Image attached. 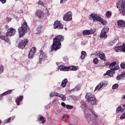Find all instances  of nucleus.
I'll use <instances>...</instances> for the list:
<instances>
[{"label": "nucleus", "instance_id": "obj_1", "mask_svg": "<svg viewBox=\"0 0 125 125\" xmlns=\"http://www.w3.org/2000/svg\"><path fill=\"white\" fill-rule=\"evenodd\" d=\"M85 118L88 123L91 125H104L103 121L98 119V115L92 109L86 108L84 111Z\"/></svg>", "mask_w": 125, "mask_h": 125}, {"label": "nucleus", "instance_id": "obj_2", "mask_svg": "<svg viewBox=\"0 0 125 125\" xmlns=\"http://www.w3.org/2000/svg\"><path fill=\"white\" fill-rule=\"evenodd\" d=\"M64 41V37L63 35H59L53 39V44L51 49V51L60 49L61 48V42Z\"/></svg>", "mask_w": 125, "mask_h": 125}, {"label": "nucleus", "instance_id": "obj_3", "mask_svg": "<svg viewBox=\"0 0 125 125\" xmlns=\"http://www.w3.org/2000/svg\"><path fill=\"white\" fill-rule=\"evenodd\" d=\"M109 68L111 70H107L106 73L104 74V76H109V77H113V76L115 75V71L119 70L120 69V66L117 62H114L109 64Z\"/></svg>", "mask_w": 125, "mask_h": 125}, {"label": "nucleus", "instance_id": "obj_4", "mask_svg": "<svg viewBox=\"0 0 125 125\" xmlns=\"http://www.w3.org/2000/svg\"><path fill=\"white\" fill-rule=\"evenodd\" d=\"M28 31H30V28L27 24V22L24 21L23 24H22L21 27H19L18 29L19 38H21V37L25 36Z\"/></svg>", "mask_w": 125, "mask_h": 125}, {"label": "nucleus", "instance_id": "obj_5", "mask_svg": "<svg viewBox=\"0 0 125 125\" xmlns=\"http://www.w3.org/2000/svg\"><path fill=\"white\" fill-rule=\"evenodd\" d=\"M116 6L122 16H125V0H119L116 3Z\"/></svg>", "mask_w": 125, "mask_h": 125}, {"label": "nucleus", "instance_id": "obj_6", "mask_svg": "<svg viewBox=\"0 0 125 125\" xmlns=\"http://www.w3.org/2000/svg\"><path fill=\"white\" fill-rule=\"evenodd\" d=\"M29 40L27 39H25L23 40H22L20 43L19 44V48H21V49H23L25 48L26 45L28 43Z\"/></svg>", "mask_w": 125, "mask_h": 125}, {"label": "nucleus", "instance_id": "obj_7", "mask_svg": "<svg viewBox=\"0 0 125 125\" xmlns=\"http://www.w3.org/2000/svg\"><path fill=\"white\" fill-rule=\"evenodd\" d=\"M64 21H71L72 20V12H68L63 16Z\"/></svg>", "mask_w": 125, "mask_h": 125}, {"label": "nucleus", "instance_id": "obj_8", "mask_svg": "<svg viewBox=\"0 0 125 125\" xmlns=\"http://www.w3.org/2000/svg\"><path fill=\"white\" fill-rule=\"evenodd\" d=\"M40 55L39 57V63L41 64V63H42V62L43 61V60H45L46 58V54L43 52V51H42V50H41L40 51Z\"/></svg>", "mask_w": 125, "mask_h": 125}, {"label": "nucleus", "instance_id": "obj_9", "mask_svg": "<svg viewBox=\"0 0 125 125\" xmlns=\"http://www.w3.org/2000/svg\"><path fill=\"white\" fill-rule=\"evenodd\" d=\"M16 33V30L15 29L13 28H10L8 29V31L6 33V37H12V36H14L15 33Z\"/></svg>", "mask_w": 125, "mask_h": 125}, {"label": "nucleus", "instance_id": "obj_10", "mask_svg": "<svg viewBox=\"0 0 125 125\" xmlns=\"http://www.w3.org/2000/svg\"><path fill=\"white\" fill-rule=\"evenodd\" d=\"M117 26L119 29H125V21L123 20H119L117 21Z\"/></svg>", "mask_w": 125, "mask_h": 125}, {"label": "nucleus", "instance_id": "obj_11", "mask_svg": "<svg viewBox=\"0 0 125 125\" xmlns=\"http://www.w3.org/2000/svg\"><path fill=\"white\" fill-rule=\"evenodd\" d=\"M92 18L93 21H98L99 22L101 17L96 14H91L90 16V18Z\"/></svg>", "mask_w": 125, "mask_h": 125}, {"label": "nucleus", "instance_id": "obj_12", "mask_svg": "<svg viewBox=\"0 0 125 125\" xmlns=\"http://www.w3.org/2000/svg\"><path fill=\"white\" fill-rule=\"evenodd\" d=\"M94 33H95V30L94 29H91L90 30H84L83 31L82 35H83V36H86L87 35L94 34Z\"/></svg>", "mask_w": 125, "mask_h": 125}, {"label": "nucleus", "instance_id": "obj_13", "mask_svg": "<svg viewBox=\"0 0 125 125\" xmlns=\"http://www.w3.org/2000/svg\"><path fill=\"white\" fill-rule=\"evenodd\" d=\"M35 53H36V48L33 47L31 48L28 54V58H30V59H33L34 55H35Z\"/></svg>", "mask_w": 125, "mask_h": 125}, {"label": "nucleus", "instance_id": "obj_14", "mask_svg": "<svg viewBox=\"0 0 125 125\" xmlns=\"http://www.w3.org/2000/svg\"><path fill=\"white\" fill-rule=\"evenodd\" d=\"M107 85V83H103L102 82L99 84L96 87H95V91H96V90H100V89L102 88L103 86H106Z\"/></svg>", "mask_w": 125, "mask_h": 125}, {"label": "nucleus", "instance_id": "obj_15", "mask_svg": "<svg viewBox=\"0 0 125 125\" xmlns=\"http://www.w3.org/2000/svg\"><path fill=\"white\" fill-rule=\"evenodd\" d=\"M24 97L23 95L20 96L17 98L15 100V102L17 105V106H20V102H22L23 101V99Z\"/></svg>", "mask_w": 125, "mask_h": 125}, {"label": "nucleus", "instance_id": "obj_16", "mask_svg": "<svg viewBox=\"0 0 125 125\" xmlns=\"http://www.w3.org/2000/svg\"><path fill=\"white\" fill-rule=\"evenodd\" d=\"M88 102L92 105H95L96 102H97V100H96V98L94 96L92 98L88 100Z\"/></svg>", "mask_w": 125, "mask_h": 125}, {"label": "nucleus", "instance_id": "obj_17", "mask_svg": "<svg viewBox=\"0 0 125 125\" xmlns=\"http://www.w3.org/2000/svg\"><path fill=\"white\" fill-rule=\"evenodd\" d=\"M125 71L121 73V74H119L117 76L116 80L117 81H120V80H125Z\"/></svg>", "mask_w": 125, "mask_h": 125}, {"label": "nucleus", "instance_id": "obj_18", "mask_svg": "<svg viewBox=\"0 0 125 125\" xmlns=\"http://www.w3.org/2000/svg\"><path fill=\"white\" fill-rule=\"evenodd\" d=\"M58 70L62 71V72H67L68 71V66H65L63 65H61L58 67Z\"/></svg>", "mask_w": 125, "mask_h": 125}, {"label": "nucleus", "instance_id": "obj_19", "mask_svg": "<svg viewBox=\"0 0 125 125\" xmlns=\"http://www.w3.org/2000/svg\"><path fill=\"white\" fill-rule=\"evenodd\" d=\"M35 14L36 16L39 17V18H42V17H43L44 15V14L43 13V12L40 10H37L35 13Z\"/></svg>", "mask_w": 125, "mask_h": 125}, {"label": "nucleus", "instance_id": "obj_20", "mask_svg": "<svg viewBox=\"0 0 125 125\" xmlns=\"http://www.w3.org/2000/svg\"><path fill=\"white\" fill-rule=\"evenodd\" d=\"M12 92V90H9L7 91L4 92L2 94H1L0 95V100H1V99L2 98V96H5V95H7V94H10Z\"/></svg>", "mask_w": 125, "mask_h": 125}, {"label": "nucleus", "instance_id": "obj_21", "mask_svg": "<svg viewBox=\"0 0 125 125\" xmlns=\"http://www.w3.org/2000/svg\"><path fill=\"white\" fill-rule=\"evenodd\" d=\"M68 71H77L78 70V66L71 65L69 66H67Z\"/></svg>", "mask_w": 125, "mask_h": 125}, {"label": "nucleus", "instance_id": "obj_22", "mask_svg": "<svg viewBox=\"0 0 125 125\" xmlns=\"http://www.w3.org/2000/svg\"><path fill=\"white\" fill-rule=\"evenodd\" d=\"M94 96V95H91V93H87L85 96V98L88 101L89 100V99H91V98H92Z\"/></svg>", "mask_w": 125, "mask_h": 125}, {"label": "nucleus", "instance_id": "obj_23", "mask_svg": "<svg viewBox=\"0 0 125 125\" xmlns=\"http://www.w3.org/2000/svg\"><path fill=\"white\" fill-rule=\"evenodd\" d=\"M67 83H68V79L65 78L62 81V82L61 86L62 87H65L66 85H67Z\"/></svg>", "mask_w": 125, "mask_h": 125}, {"label": "nucleus", "instance_id": "obj_24", "mask_svg": "<svg viewBox=\"0 0 125 125\" xmlns=\"http://www.w3.org/2000/svg\"><path fill=\"white\" fill-rule=\"evenodd\" d=\"M81 107L82 108V109H85V108H87V105L85 103V102L83 101V100H82L81 102Z\"/></svg>", "mask_w": 125, "mask_h": 125}, {"label": "nucleus", "instance_id": "obj_25", "mask_svg": "<svg viewBox=\"0 0 125 125\" xmlns=\"http://www.w3.org/2000/svg\"><path fill=\"white\" fill-rule=\"evenodd\" d=\"M99 57L100 58V59H102V60H103L104 61H106L107 60L104 54H100L99 55Z\"/></svg>", "mask_w": 125, "mask_h": 125}, {"label": "nucleus", "instance_id": "obj_26", "mask_svg": "<svg viewBox=\"0 0 125 125\" xmlns=\"http://www.w3.org/2000/svg\"><path fill=\"white\" fill-rule=\"evenodd\" d=\"M106 32H104V31H102L101 35H100V38L102 39H106L107 38V35Z\"/></svg>", "mask_w": 125, "mask_h": 125}, {"label": "nucleus", "instance_id": "obj_27", "mask_svg": "<svg viewBox=\"0 0 125 125\" xmlns=\"http://www.w3.org/2000/svg\"><path fill=\"white\" fill-rule=\"evenodd\" d=\"M60 24V21H55L54 23V29H57L59 28V25Z\"/></svg>", "mask_w": 125, "mask_h": 125}, {"label": "nucleus", "instance_id": "obj_28", "mask_svg": "<svg viewBox=\"0 0 125 125\" xmlns=\"http://www.w3.org/2000/svg\"><path fill=\"white\" fill-rule=\"evenodd\" d=\"M100 22V23H101V24H102V25H106V24H107V21H106V20L101 18V19L99 21Z\"/></svg>", "mask_w": 125, "mask_h": 125}, {"label": "nucleus", "instance_id": "obj_29", "mask_svg": "<svg viewBox=\"0 0 125 125\" xmlns=\"http://www.w3.org/2000/svg\"><path fill=\"white\" fill-rule=\"evenodd\" d=\"M86 55V52L84 51H82L81 52V56H80V59H84V57H85Z\"/></svg>", "mask_w": 125, "mask_h": 125}, {"label": "nucleus", "instance_id": "obj_30", "mask_svg": "<svg viewBox=\"0 0 125 125\" xmlns=\"http://www.w3.org/2000/svg\"><path fill=\"white\" fill-rule=\"evenodd\" d=\"M121 50H122V46L115 47V48H114V50L115 51H116V52H119V51L121 52Z\"/></svg>", "mask_w": 125, "mask_h": 125}, {"label": "nucleus", "instance_id": "obj_31", "mask_svg": "<svg viewBox=\"0 0 125 125\" xmlns=\"http://www.w3.org/2000/svg\"><path fill=\"white\" fill-rule=\"evenodd\" d=\"M119 112H124V109L122 108L121 106H119L116 109V113L118 114V113H119Z\"/></svg>", "mask_w": 125, "mask_h": 125}, {"label": "nucleus", "instance_id": "obj_32", "mask_svg": "<svg viewBox=\"0 0 125 125\" xmlns=\"http://www.w3.org/2000/svg\"><path fill=\"white\" fill-rule=\"evenodd\" d=\"M105 16L107 17V18H110L112 16V13H111V12L109 11L106 12Z\"/></svg>", "mask_w": 125, "mask_h": 125}, {"label": "nucleus", "instance_id": "obj_33", "mask_svg": "<svg viewBox=\"0 0 125 125\" xmlns=\"http://www.w3.org/2000/svg\"><path fill=\"white\" fill-rule=\"evenodd\" d=\"M102 31L107 33L109 32V27L108 26H104Z\"/></svg>", "mask_w": 125, "mask_h": 125}, {"label": "nucleus", "instance_id": "obj_34", "mask_svg": "<svg viewBox=\"0 0 125 125\" xmlns=\"http://www.w3.org/2000/svg\"><path fill=\"white\" fill-rule=\"evenodd\" d=\"M118 42V39H115L113 41H112L111 42H109L108 44L109 45H113L114 43H116V42Z\"/></svg>", "mask_w": 125, "mask_h": 125}, {"label": "nucleus", "instance_id": "obj_35", "mask_svg": "<svg viewBox=\"0 0 125 125\" xmlns=\"http://www.w3.org/2000/svg\"><path fill=\"white\" fill-rule=\"evenodd\" d=\"M39 121H42V124H45V120H44V117L41 116L39 118Z\"/></svg>", "mask_w": 125, "mask_h": 125}, {"label": "nucleus", "instance_id": "obj_36", "mask_svg": "<svg viewBox=\"0 0 125 125\" xmlns=\"http://www.w3.org/2000/svg\"><path fill=\"white\" fill-rule=\"evenodd\" d=\"M59 97H60L61 98H62V101H65V100H66V96L64 95L60 94L59 96Z\"/></svg>", "mask_w": 125, "mask_h": 125}, {"label": "nucleus", "instance_id": "obj_37", "mask_svg": "<svg viewBox=\"0 0 125 125\" xmlns=\"http://www.w3.org/2000/svg\"><path fill=\"white\" fill-rule=\"evenodd\" d=\"M42 32V26H39L37 28L36 34H41Z\"/></svg>", "mask_w": 125, "mask_h": 125}, {"label": "nucleus", "instance_id": "obj_38", "mask_svg": "<svg viewBox=\"0 0 125 125\" xmlns=\"http://www.w3.org/2000/svg\"><path fill=\"white\" fill-rule=\"evenodd\" d=\"M37 4H39L40 5H42V6H44V5H45V4H44V3H43V2H42V1H41V0H39V1L38 2H36Z\"/></svg>", "mask_w": 125, "mask_h": 125}, {"label": "nucleus", "instance_id": "obj_39", "mask_svg": "<svg viewBox=\"0 0 125 125\" xmlns=\"http://www.w3.org/2000/svg\"><path fill=\"white\" fill-rule=\"evenodd\" d=\"M11 121V118L9 117V118L4 120V124H9V122Z\"/></svg>", "mask_w": 125, "mask_h": 125}, {"label": "nucleus", "instance_id": "obj_40", "mask_svg": "<svg viewBox=\"0 0 125 125\" xmlns=\"http://www.w3.org/2000/svg\"><path fill=\"white\" fill-rule=\"evenodd\" d=\"M81 87L80 85H77L75 88L73 89L72 90H74V91H78V90H80Z\"/></svg>", "mask_w": 125, "mask_h": 125}, {"label": "nucleus", "instance_id": "obj_41", "mask_svg": "<svg viewBox=\"0 0 125 125\" xmlns=\"http://www.w3.org/2000/svg\"><path fill=\"white\" fill-rule=\"evenodd\" d=\"M119 87V84L118 83H115L112 86V89H117Z\"/></svg>", "mask_w": 125, "mask_h": 125}, {"label": "nucleus", "instance_id": "obj_42", "mask_svg": "<svg viewBox=\"0 0 125 125\" xmlns=\"http://www.w3.org/2000/svg\"><path fill=\"white\" fill-rule=\"evenodd\" d=\"M2 73H3V65L1 64L0 65V74H2Z\"/></svg>", "mask_w": 125, "mask_h": 125}, {"label": "nucleus", "instance_id": "obj_43", "mask_svg": "<svg viewBox=\"0 0 125 125\" xmlns=\"http://www.w3.org/2000/svg\"><path fill=\"white\" fill-rule=\"evenodd\" d=\"M121 69H125V62H123L120 64Z\"/></svg>", "mask_w": 125, "mask_h": 125}, {"label": "nucleus", "instance_id": "obj_44", "mask_svg": "<svg viewBox=\"0 0 125 125\" xmlns=\"http://www.w3.org/2000/svg\"><path fill=\"white\" fill-rule=\"evenodd\" d=\"M66 108L68 110H70V109H71L73 108V106H72L71 105L67 104V105H66Z\"/></svg>", "mask_w": 125, "mask_h": 125}, {"label": "nucleus", "instance_id": "obj_45", "mask_svg": "<svg viewBox=\"0 0 125 125\" xmlns=\"http://www.w3.org/2000/svg\"><path fill=\"white\" fill-rule=\"evenodd\" d=\"M93 63L96 64L98 63V59H97V58H95L93 59Z\"/></svg>", "mask_w": 125, "mask_h": 125}, {"label": "nucleus", "instance_id": "obj_46", "mask_svg": "<svg viewBox=\"0 0 125 125\" xmlns=\"http://www.w3.org/2000/svg\"><path fill=\"white\" fill-rule=\"evenodd\" d=\"M1 32H0V35L1 34ZM5 36H0V39H1V40H3L4 41V40H5Z\"/></svg>", "mask_w": 125, "mask_h": 125}, {"label": "nucleus", "instance_id": "obj_47", "mask_svg": "<svg viewBox=\"0 0 125 125\" xmlns=\"http://www.w3.org/2000/svg\"><path fill=\"white\" fill-rule=\"evenodd\" d=\"M121 120H124V119H125V113H123L121 116H120Z\"/></svg>", "mask_w": 125, "mask_h": 125}, {"label": "nucleus", "instance_id": "obj_48", "mask_svg": "<svg viewBox=\"0 0 125 125\" xmlns=\"http://www.w3.org/2000/svg\"><path fill=\"white\" fill-rule=\"evenodd\" d=\"M62 119H69V116H68V115L65 114L62 116Z\"/></svg>", "mask_w": 125, "mask_h": 125}, {"label": "nucleus", "instance_id": "obj_49", "mask_svg": "<svg viewBox=\"0 0 125 125\" xmlns=\"http://www.w3.org/2000/svg\"><path fill=\"white\" fill-rule=\"evenodd\" d=\"M4 41H5V42H10V40H9V39L6 37H5V39Z\"/></svg>", "mask_w": 125, "mask_h": 125}, {"label": "nucleus", "instance_id": "obj_50", "mask_svg": "<svg viewBox=\"0 0 125 125\" xmlns=\"http://www.w3.org/2000/svg\"><path fill=\"white\" fill-rule=\"evenodd\" d=\"M54 96H58V97H59V95H60V94H59V93L57 92H54Z\"/></svg>", "mask_w": 125, "mask_h": 125}, {"label": "nucleus", "instance_id": "obj_51", "mask_svg": "<svg viewBox=\"0 0 125 125\" xmlns=\"http://www.w3.org/2000/svg\"><path fill=\"white\" fill-rule=\"evenodd\" d=\"M59 29H63V25L61 24V23H60V25H59Z\"/></svg>", "mask_w": 125, "mask_h": 125}, {"label": "nucleus", "instance_id": "obj_52", "mask_svg": "<svg viewBox=\"0 0 125 125\" xmlns=\"http://www.w3.org/2000/svg\"><path fill=\"white\" fill-rule=\"evenodd\" d=\"M0 1L3 4L6 2V0H0Z\"/></svg>", "mask_w": 125, "mask_h": 125}, {"label": "nucleus", "instance_id": "obj_53", "mask_svg": "<svg viewBox=\"0 0 125 125\" xmlns=\"http://www.w3.org/2000/svg\"><path fill=\"white\" fill-rule=\"evenodd\" d=\"M61 105L62 106V107H66V104H65V103L64 102H62L61 103Z\"/></svg>", "mask_w": 125, "mask_h": 125}, {"label": "nucleus", "instance_id": "obj_54", "mask_svg": "<svg viewBox=\"0 0 125 125\" xmlns=\"http://www.w3.org/2000/svg\"><path fill=\"white\" fill-rule=\"evenodd\" d=\"M50 97H54V92H52L50 94Z\"/></svg>", "mask_w": 125, "mask_h": 125}, {"label": "nucleus", "instance_id": "obj_55", "mask_svg": "<svg viewBox=\"0 0 125 125\" xmlns=\"http://www.w3.org/2000/svg\"><path fill=\"white\" fill-rule=\"evenodd\" d=\"M63 60L65 62H67L68 61V58L67 57H64L63 58Z\"/></svg>", "mask_w": 125, "mask_h": 125}, {"label": "nucleus", "instance_id": "obj_56", "mask_svg": "<svg viewBox=\"0 0 125 125\" xmlns=\"http://www.w3.org/2000/svg\"><path fill=\"white\" fill-rule=\"evenodd\" d=\"M8 22H11V18H7Z\"/></svg>", "mask_w": 125, "mask_h": 125}, {"label": "nucleus", "instance_id": "obj_57", "mask_svg": "<svg viewBox=\"0 0 125 125\" xmlns=\"http://www.w3.org/2000/svg\"><path fill=\"white\" fill-rule=\"evenodd\" d=\"M123 111L125 112V104H123Z\"/></svg>", "mask_w": 125, "mask_h": 125}, {"label": "nucleus", "instance_id": "obj_58", "mask_svg": "<svg viewBox=\"0 0 125 125\" xmlns=\"http://www.w3.org/2000/svg\"><path fill=\"white\" fill-rule=\"evenodd\" d=\"M47 16H49L50 15V14L49 13V11L47 10Z\"/></svg>", "mask_w": 125, "mask_h": 125}, {"label": "nucleus", "instance_id": "obj_59", "mask_svg": "<svg viewBox=\"0 0 125 125\" xmlns=\"http://www.w3.org/2000/svg\"><path fill=\"white\" fill-rule=\"evenodd\" d=\"M108 65H110V62H106L105 63V65L106 66H108Z\"/></svg>", "mask_w": 125, "mask_h": 125}, {"label": "nucleus", "instance_id": "obj_60", "mask_svg": "<svg viewBox=\"0 0 125 125\" xmlns=\"http://www.w3.org/2000/svg\"><path fill=\"white\" fill-rule=\"evenodd\" d=\"M14 17L15 19H16V20H18V17H17V16H14Z\"/></svg>", "mask_w": 125, "mask_h": 125}, {"label": "nucleus", "instance_id": "obj_61", "mask_svg": "<svg viewBox=\"0 0 125 125\" xmlns=\"http://www.w3.org/2000/svg\"><path fill=\"white\" fill-rule=\"evenodd\" d=\"M63 0H61L60 1V3H63Z\"/></svg>", "mask_w": 125, "mask_h": 125}, {"label": "nucleus", "instance_id": "obj_62", "mask_svg": "<svg viewBox=\"0 0 125 125\" xmlns=\"http://www.w3.org/2000/svg\"><path fill=\"white\" fill-rule=\"evenodd\" d=\"M67 27H64V30H65V31H67Z\"/></svg>", "mask_w": 125, "mask_h": 125}, {"label": "nucleus", "instance_id": "obj_63", "mask_svg": "<svg viewBox=\"0 0 125 125\" xmlns=\"http://www.w3.org/2000/svg\"><path fill=\"white\" fill-rule=\"evenodd\" d=\"M123 46H124V47H125V43H123Z\"/></svg>", "mask_w": 125, "mask_h": 125}, {"label": "nucleus", "instance_id": "obj_64", "mask_svg": "<svg viewBox=\"0 0 125 125\" xmlns=\"http://www.w3.org/2000/svg\"><path fill=\"white\" fill-rule=\"evenodd\" d=\"M82 44H84V43H83V42H82Z\"/></svg>", "mask_w": 125, "mask_h": 125}]
</instances>
